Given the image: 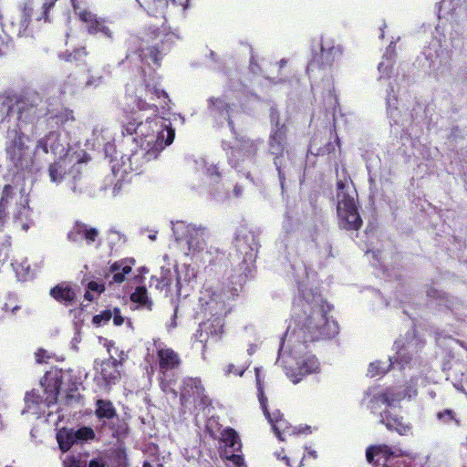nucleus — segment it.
I'll return each mask as SVG.
<instances>
[{"instance_id": "obj_39", "label": "nucleus", "mask_w": 467, "mask_h": 467, "mask_svg": "<svg viewBox=\"0 0 467 467\" xmlns=\"http://www.w3.org/2000/svg\"><path fill=\"white\" fill-rule=\"evenodd\" d=\"M390 46L387 49L386 54L382 57V61L379 64L378 69L380 74L379 78L389 77L392 68V57H391Z\"/></svg>"}, {"instance_id": "obj_44", "label": "nucleus", "mask_w": 467, "mask_h": 467, "mask_svg": "<svg viewBox=\"0 0 467 467\" xmlns=\"http://www.w3.org/2000/svg\"><path fill=\"white\" fill-rule=\"evenodd\" d=\"M113 316L112 310L107 309L93 317L92 322L96 326H103L108 323Z\"/></svg>"}, {"instance_id": "obj_63", "label": "nucleus", "mask_w": 467, "mask_h": 467, "mask_svg": "<svg viewBox=\"0 0 467 467\" xmlns=\"http://www.w3.org/2000/svg\"><path fill=\"white\" fill-rule=\"evenodd\" d=\"M143 467H162V466L161 464H159V463H152V462H144Z\"/></svg>"}, {"instance_id": "obj_32", "label": "nucleus", "mask_w": 467, "mask_h": 467, "mask_svg": "<svg viewBox=\"0 0 467 467\" xmlns=\"http://www.w3.org/2000/svg\"><path fill=\"white\" fill-rule=\"evenodd\" d=\"M116 362L115 358L109 359L101 362L99 368H96L107 385L114 383L119 377Z\"/></svg>"}, {"instance_id": "obj_27", "label": "nucleus", "mask_w": 467, "mask_h": 467, "mask_svg": "<svg viewBox=\"0 0 467 467\" xmlns=\"http://www.w3.org/2000/svg\"><path fill=\"white\" fill-rule=\"evenodd\" d=\"M379 421L389 431H395L400 435L408 434L410 430V424L405 422L402 417L392 415L389 409L379 412Z\"/></svg>"}, {"instance_id": "obj_37", "label": "nucleus", "mask_w": 467, "mask_h": 467, "mask_svg": "<svg viewBox=\"0 0 467 467\" xmlns=\"http://www.w3.org/2000/svg\"><path fill=\"white\" fill-rule=\"evenodd\" d=\"M156 288L166 290V293H171L172 274L168 268L161 267V277L156 278Z\"/></svg>"}, {"instance_id": "obj_45", "label": "nucleus", "mask_w": 467, "mask_h": 467, "mask_svg": "<svg viewBox=\"0 0 467 467\" xmlns=\"http://www.w3.org/2000/svg\"><path fill=\"white\" fill-rule=\"evenodd\" d=\"M77 441H88L94 438V431L89 427H82L78 431H74Z\"/></svg>"}, {"instance_id": "obj_3", "label": "nucleus", "mask_w": 467, "mask_h": 467, "mask_svg": "<svg viewBox=\"0 0 467 467\" xmlns=\"http://www.w3.org/2000/svg\"><path fill=\"white\" fill-rule=\"evenodd\" d=\"M123 132L132 135L135 148L130 155L121 157V163L112 166L115 174L140 172L149 161L157 159L164 148L172 143L174 130L169 119L162 116L147 117L144 121L133 119L123 126Z\"/></svg>"}, {"instance_id": "obj_43", "label": "nucleus", "mask_w": 467, "mask_h": 467, "mask_svg": "<svg viewBox=\"0 0 467 467\" xmlns=\"http://www.w3.org/2000/svg\"><path fill=\"white\" fill-rule=\"evenodd\" d=\"M33 7V3L31 1L26 2L24 5L21 21V27L24 29H26L29 25Z\"/></svg>"}, {"instance_id": "obj_26", "label": "nucleus", "mask_w": 467, "mask_h": 467, "mask_svg": "<svg viewBox=\"0 0 467 467\" xmlns=\"http://www.w3.org/2000/svg\"><path fill=\"white\" fill-rule=\"evenodd\" d=\"M98 236V229L79 222H77L67 233V239L69 241L78 243L85 240L88 244L94 243Z\"/></svg>"}, {"instance_id": "obj_33", "label": "nucleus", "mask_w": 467, "mask_h": 467, "mask_svg": "<svg viewBox=\"0 0 467 467\" xmlns=\"http://www.w3.org/2000/svg\"><path fill=\"white\" fill-rule=\"evenodd\" d=\"M96 416L103 424L117 417L116 410L109 400H98L96 403Z\"/></svg>"}, {"instance_id": "obj_1", "label": "nucleus", "mask_w": 467, "mask_h": 467, "mask_svg": "<svg viewBox=\"0 0 467 467\" xmlns=\"http://www.w3.org/2000/svg\"><path fill=\"white\" fill-rule=\"evenodd\" d=\"M162 35L158 27H149L140 36H131L129 40L127 59L134 63L140 61L148 67V69L142 67L140 76L128 85L127 106L132 113L170 109L171 100L158 87L159 78L151 72L153 67L160 66L158 45L162 43Z\"/></svg>"}, {"instance_id": "obj_14", "label": "nucleus", "mask_w": 467, "mask_h": 467, "mask_svg": "<svg viewBox=\"0 0 467 467\" xmlns=\"http://www.w3.org/2000/svg\"><path fill=\"white\" fill-rule=\"evenodd\" d=\"M68 152V144L62 140L58 131H50L40 138L35 148V154L39 157L40 161L48 154L59 159L69 157Z\"/></svg>"}, {"instance_id": "obj_4", "label": "nucleus", "mask_w": 467, "mask_h": 467, "mask_svg": "<svg viewBox=\"0 0 467 467\" xmlns=\"http://www.w3.org/2000/svg\"><path fill=\"white\" fill-rule=\"evenodd\" d=\"M31 186L18 173L4 187L0 199V231L14 227L27 231L33 223L29 206Z\"/></svg>"}, {"instance_id": "obj_10", "label": "nucleus", "mask_w": 467, "mask_h": 467, "mask_svg": "<svg viewBox=\"0 0 467 467\" xmlns=\"http://www.w3.org/2000/svg\"><path fill=\"white\" fill-rule=\"evenodd\" d=\"M366 457L368 462L375 461L378 467H418L412 458L384 444L368 448Z\"/></svg>"}, {"instance_id": "obj_52", "label": "nucleus", "mask_w": 467, "mask_h": 467, "mask_svg": "<svg viewBox=\"0 0 467 467\" xmlns=\"http://www.w3.org/2000/svg\"><path fill=\"white\" fill-rule=\"evenodd\" d=\"M112 313H113V316H112V319H113V323L115 326H121L123 323H124V318L123 317L120 315V312L118 308H114L112 310Z\"/></svg>"}, {"instance_id": "obj_21", "label": "nucleus", "mask_w": 467, "mask_h": 467, "mask_svg": "<svg viewBox=\"0 0 467 467\" xmlns=\"http://www.w3.org/2000/svg\"><path fill=\"white\" fill-rule=\"evenodd\" d=\"M113 140L114 134L111 130L103 124H97L92 130V138L88 140L87 143L91 148L103 146L106 155L111 156L114 151Z\"/></svg>"}, {"instance_id": "obj_22", "label": "nucleus", "mask_w": 467, "mask_h": 467, "mask_svg": "<svg viewBox=\"0 0 467 467\" xmlns=\"http://www.w3.org/2000/svg\"><path fill=\"white\" fill-rule=\"evenodd\" d=\"M153 345L157 351L160 370L163 376L167 371L179 367L181 359L173 349L168 348L160 339H154Z\"/></svg>"}, {"instance_id": "obj_55", "label": "nucleus", "mask_w": 467, "mask_h": 467, "mask_svg": "<svg viewBox=\"0 0 467 467\" xmlns=\"http://www.w3.org/2000/svg\"><path fill=\"white\" fill-rule=\"evenodd\" d=\"M106 462L102 458L93 459L89 462L88 467H105Z\"/></svg>"}, {"instance_id": "obj_25", "label": "nucleus", "mask_w": 467, "mask_h": 467, "mask_svg": "<svg viewBox=\"0 0 467 467\" xmlns=\"http://www.w3.org/2000/svg\"><path fill=\"white\" fill-rule=\"evenodd\" d=\"M256 145L254 141L242 137L241 139L236 138L234 147H231V152H227L229 155V161L231 163L238 161L241 158H251L256 151Z\"/></svg>"}, {"instance_id": "obj_8", "label": "nucleus", "mask_w": 467, "mask_h": 467, "mask_svg": "<svg viewBox=\"0 0 467 467\" xmlns=\"http://www.w3.org/2000/svg\"><path fill=\"white\" fill-rule=\"evenodd\" d=\"M357 192L351 182H337V213L338 223L346 230H358L362 220L357 206Z\"/></svg>"}, {"instance_id": "obj_48", "label": "nucleus", "mask_w": 467, "mask_h": 467, "mask_svg": "<svg viewBox=\"0 0 467 467\" xmlns=\"http://www.w3.org/2000/svg\"><path fill=\"white\" fill-rule=\"evenodd\" d=\"M249 365H242L240 367H236L234 364H229L224 368V374L226 376L230 374H234L236 376L242 377L244 371L247 369Z\"/></svg>"}, {"instance_id": "obj_49", "label": "nucleus", "mask_w": 467, "mask_h": 467, "mask_svg": "<svg viewBox=\"0 0 467 467\" xmlns=\"http://www.w3.org/2000/svg\"><path fill=\"white\" fill-rule=\"evenodd\" d=\"M437 418L443 423H450L455 420L454 412L451 410H445L443 411H440L437 414Z\"/></svg>"}, {"instance_id": "obj_28", "label": "nucleus", "mask_w": 467, "mask_h": 467, "mask_svg": "<svg viewBox=\"0 0 467 467\" xmlns=\"http://www.w3.org/2000/svg\"><path fill=\"white\" fill-rule=\"evenodd\" d=\"M204 388L198 378H188L183 380V386L181 391V399L183 401H188L191 399L193 400L200 399L203 400Z\"/></svg>"}, {"instance_id": "obj_40", "label": "nucleus", "mask_w": 467, "mask_h": 467, "mask_svg": "<svg viewBox=\"0 0 467 467\" xmlns=\"http://www.w3.org/2000/svg\"><path fill=\"white\" fill-rule=\"evenodd\" d=\"M12 266L19 280L25 281L31 276L30 266L26 259L23 260L21 263H13Z\"/></svg>"}, {"instance_id": "obj_30", "label": "nucleus", "mask_w": 467, "mask_h": 467, "mask_svg": "<svg viewBox=\"0 0 467 467\" xmlns=\"http://www.w3.org/2000/svg\"><path fill=\"white\" fill-rule=\"evenodd\" d=\"M75 161H77L72 156H69L59 159L58 161L50 165L48 172L51 182L57 184L60 183L67 173V167L71 166Z\"/></svg>"}, {"instance_id": "obj_9", "label": "nucleus", "mask_w": 467, "mask_h": 467, "mask_svg": "<svg viewBox=\"0 0 467 467\" xmlns=\"http://www.w3.org/2000/svg\"><path fill=\"white\" fill-rule=\"evenodd\" d=\"M229 296L219 287L204 285L200 292L199 304L204 317H224L229 312Z\"/></svg>"}, {"instance_id": "obj_56", "label": "nucleus", "mask_w": 467, "mask_h": 467, "mask_svg": "<svg viewBox=\"0 0 467 467\" xmlns=\"http://www.w3.org/2000/svg\"><path fill=\"white\" fill-rule=\"evenodd\" d=\"M462 454L463 467H467V438H466V441L462 443Z\"/></svg>"}, {"instance_id": "obj_58", "label": "nucleus", "mask_w": 467, "mask_h": 467, "mask_svg": "<svg viewBox=\"0 0 467 467\" xmlns=\"http://www.w3.org/2000/svg\"><path fill=\"white\" fill-rule=\"evenodd\" d=\"M161 389H163V391L167 392L169 390H171L174 395H176V391L174 389H171L168 384H166L165 380L162 379L161 381Z\"/></svg>"}, {"instance_id": "obj_61", "label": "nucleus", "mask_w": 467, "mask_h": 467, "mask_svg": "<svg viewBox=\"0 0 467 467\" xmlns=\"http://www.w3.org/2000/svg\"><path fill=\"white\" fill-rule=\"evenodd\" d=\"M0 103L3 105H6L7 110L10 109V101L8 98H0Z\"/></svg>"}, {"instance_id": "obj_2", "label": "nucleus", "mask_w": 467, "mask_h": 467, "mask_svg": "<svg viewBox=\"0 0 467 467\" xmlns=\"http://www.w3.org/2000/svg\"><path fill=\"white\" fill-rule=\"evenodd\" d=\"M329 311L330 306L321 294L300 287L293 304L291 322L281 340V350L285 343L312 342L336 336L338 326L328 317Z\"/></svg>"}, {"instance_id": "obj_38", "label": "nucleus", "mask_w": 467, "mask_h": 467, "mask_svg": "<svg viewBox=\"0 0 467 467\" xmlns=\"http://www.w3.org/2000/svg\"><path fill=\"white\" fill-rule=\"evenodd\" d=\"M196 169L210 177L212 182H216L219 177L217 168L213 164H209L206 160L202 159L196 161Z\"/></svg>"}, {"instance_id": "obj_15", "label": "nucleus", "mask_w": 467, "mask_h": 467, "mask_svg": "<svg viewBox=\"0 0 467 467\" xmlns=\"http://www.w3.org/2000/svg\"><path fill=\"white\" fill-rule=\"evenodd\" d=\"M47 380L48 383L47 387L45 388V397L40 396L36 391L26 393L25 401L27 412L38 415L41 411L44 412V407H49L56 403L59 390L57 379L47 378Z\"/></svg>"}, {"instance_id": "obj_29", "label": "nucleus", "mask_w": 467, "mask_h": 467, "mask_svg": "<svg viewBox=\"0 0 467 467\" xmlns=\"http://www.w3.org/2000/svg\"><path fill=\"white\" fill-rule=\"evenodd\" d=\"M197 277V272L191 265L183 264L176 270L175 292L181 294L184 285H190Z\"/></svg>"}, {"instance_id": "obj_41", "label": "nucleus", "mask_w": 467, "mask_h": 467, "mask_svg": "<svg viewBox=\"0 0 467 467\" xmlns=\"http://www.w3.org/2000/svg\"><path fill=\"white\" fill-rule=\"evenodd\" d=\"M393 91H394L393 88H391L390 91L389 92V94L387 96L386 104H387L388 114L397 123L399 121L397 119V117L399 115V109L396 106V104H397L396 98L394 96L391 97V94H390Z\"/></svg>"}, {"instance_id": "obj_59", "label": "nucleus", "mask_w": 467, "mask_h": 467, "mask_svg": "<svg viewBox=\"0 0 467 467\" xmlns=\"http://www.w3.org/2000/svg\"><path fill=\"white\" fill-rule=\"evenodd\" d=\"M84 296H85V299H87L88 301H93L95 299V297L97 296V295L95 293H92L90 290L87 289Z\"/></svg>"}, {"instance_id": "obj_51", "label": "nucleus", "mask_w": 467, "mask_h": 467, "mask_svg": "<svg viewBox=\"0 0 467 467\" xmlns=\"http://www.w3.org/2000/svg\"><path fill=\"white\" fill-rule=\"evenodd\" d=\"M65 467H86V463L76 460L74 457H67L64 460Z\"/></svg>"}, {"instance_id": "obj_16", "label": "nucleus", "mask_w": 467, "mask_h": 467, "mask_svg": "<svg viewBox=\"0 0 467 467\" xmlns=\"http://www.w3.org/2000/svg\"><path fill=\"white\" fill-rule=\"evenodd\" d=\"M255 378L258 399L264 414L268 420L269 423L271 424L272 429L275 431V435L278 437V439L280 441H285L286 436H292L296 434V428L290 426L288 422L284 419L275 420L272 416H270V412L268 411L266 407V398L264 395L263 381L261 379L260 371L258 368L255 369Z\"/></svg>"}, {"instance_id": "obj_34", "label": "nucleus", "mask_w": 467, "mask_h": 467, "mask_svg": "<svg viewBox=\"0 0 467 467\" xmlns=\"http://www.w3.org/2000/svg\"><path fill=\"white\" fill-rule=\"evenodd\" d=\"M133 261H119L110 265L109 272L112 274V281L115 283H122L125 275L132 270Z\"/></svg>"}, {"instance_id": "obj_50", "label": "nucleus", "mask_w": 467, "mask_h": 467, "mask_svg": "<svg viewBox=\"0 0 467 467\" xmlns=\"http://www.w3.org/2000/svg\"><path fill=\"white\" fill-rule=\"evenodd\" d=\"M88 289L97 296H99L105 290V286L103 283L91 281L88 284Z\"/></svg>"}, {"instance_id": "obj_54", "label": "nucleus", "mask_w": 467, "mask_h": 467, "mask_svg": "<svg viewBox=\"0 0 467 467\" xmlns=\"http://www.w3.org/2000/svg\"><path fill=\"white\" fill-rule=\"evenodd\" d=\"M102 83V78L101 77H91L86 83V86L88 87H98Z\"/></svg>"}, {"instance_id": "obj_53", "label": "nucleus", "mask_w": 467, "mask_h": 467, "mask_svg": "<svg viewBox=\"0 0 467 467\" xmlns=\"http://www.w3.org/2000/svg\"><path fill=\"white\" fill-rule=\"evenodd\" d=\"M276 457L278 459H281L282 461H284L287 466H291V467H294V464H296V463L299 466L302 462V460L298 461V458H297L296 460L293 459V462H291V459L289 457H287L286 455H284L281 457V453H279V452L276 453Z\"/></svg>"}, {"instance_id": "obj_31", "label": "nucleus", "mask_w": 467, "mask_h": 467, "mask_svg": "<svg viewBox=\"0 0 467 467\" xmlns=\"http://www.w3.org/2000/svg\"><path fill=\"white\" fill-rule=\"evenodd\" d=\"M50 296L57 301L67 305L75 299L76 293L69 285L63 283L53 287Z\"/></svg>"}, {"instance_id": "obj_17", "label": "nucleus", "mask_w": 467, "mask_h": 467, "mask_svg": "<svg viewBox=\"0 0 467 467\" xmlns=\"http://www.w3.org/2000/svg\"><path fill=\"white\" fill-rule=\"evenodd\" d=\"M395 347L397 348L396 356L393 358H389V365L386 366L384 362L376 361L370 363L368 374L370 377L379 376L388 371L389 366H398L400 369H403L405 365L410 362L411 359L410 354V349L412 348L411 343H409L408 346L401 345L400 341L395 342Z\"/></svg>"}, {"instance_id": "obj_35", "label": "nucleus", "mask_w": 467, "mask_h": 467, "mask_svg": "<svg viewBox=\"0 0 467 467\" xmlns=\"http://www.w3.org/2000/svg\"><path fill=\"white\" fill-rule=\"evenodd\" d=\"M130 300L139 305L140 307L151 310L152 300L149 297L147 289L144 286H138L130 295Z\"/></svg>"}, {"instance_id": "obj_46", "label": "nucleus", "mask_w": 467, "mask_h": 467, "mask_svg": "<svg viewBox=\"0 0 467 467\" xmlns=\"http://www.w3.org/2000/svg\"><path fill=\"white\" fill-rule=\"evenodd\" d=\"M460 2L461 0H441V10L443 11L444 14H451L456 9Z\"/></svg>"}, {"instance_id": "obj_64", "label": "nucleus", "mask_w": 467, "mask_h": 467, "mask_svg": "<svg viewBox=\"0 0 467 467\" xmlns=\"http://www.w3.org/2000/svg\"><path fill=\"white\" fill-rule=\"evenodd\" d=\"M175 317H176V315L174 314L171 324L168 325V329H171V328H173L176 327Z\"/></svg>"}, {"instance_id": "obj_6", "label": "nucleus", "mask_w": 467, "mask_h": 467, "mask_svg": "<svg viewBox=\"0 0 467 467\" xmlns=\"http://www.w3.org/2000/svg\"><path fill=\"white\" fill-rule=\"evenodd\" d=\"M307 342L300 340L297 343H285V348H279V358L287 353L286 365H291L295 361V368L285 366L286 375L294 384L298 383L304 377L318 373L320 371V363L315 355L307 351Z\"/></svg>"}, {"instance_id": "obj_11", "label": "nucleus", "mask_w": 467, "mask_h": 467, "mask_svg": "<svg viewBox=\"0 0 467 467\" xmlns=\"http://www.w3.org/2000/svg\"><path fill=\"white\" fill-rule=\"evenodd\" d=\"M41 97L36 93H29L16 102L17 111V129L23 130L26 124L36 122L45 114Z\"/></svg>"}, {"instance_id": "obj_62", "label": "nucleus", "mask_w": 467, "mask_h": 467, "mask_svg": "<svg viewBox=\"0 0 467 467\" xmlns=\"http://www.w3.org/2000/svg\"><path fill=\"white\" fill-rule=\"evenodd\" d=\"M270 416H272L275 420V419H283L282 414L277 410L273 411L272 413H270Z\"/></svg>"}, {"instance_id": "obj_13", "label": "nucleus", "mask_w": 467, "mask_h": 467, "mask_svg": "<svg viewBox=\"0 0 467 467\" xmlns=\"http://www.w3.org/2000/svg\"><path fill=\"white\" fill-rule=\"evenodd\" d=\"M343 54L342 47L334 39L326 37L321 39L320 54L314 57L307 67V73L310 74L316 68H330L339 62Z\"/></svg>"}, {"instance_id": "obj_7", "label": "nucleus", "mask_w": 467, "mask_h": 467, "mask_svg": "<svg viewBox=\"0 0 467 467\" xmlns=\"http://www.w3.org/2000/svg\"><path fill=\"white\" fill-rule=\"evenodd\" d=\"M30 140L20 129H11L7 131L5 141L6 158L18 171H31L40 162L29 146Z\"/></svg>"}, {"instance_id": "obj_47", "label": "nucleus", "mask_w": 467, "mask_h": 467, "mask_svg": "<svg viewBox=\"0 0 467 467\" xmlns=\"http://www.w3.org/2000/svg\"><path fill=\"white\" fill-rule=\"evenodd\" d=\"M55 119L57 124H66L75 119L73 111L69 109H65L61 111L59 114L56 115Z\"/></svg>"}, {"instance_id": "obj_19", "label": "nucleus", "mask_w": 467, "mask_h": 467, "mask_svg": "<svg viewBox=\"0 0 467 467\" xmlns=\"http://www.w3.org/2000/svg\"><path fill=\"white\" fill-rule=\"evenodd\" d=\"M222 441L224 444L223 456L234 467H244V461L242 455L236 452L241 451L242 443L237 432L233 429H226L222 432Z\"/></svg>"}, {"instance_id": "obj_57", "label": "nucleus", "mask_w": 467, "mask_h": 467, "mask_svg": "<svg viewBox=\"0 0 467 467\" xmlns=\"http://www.w3.org/2000/svg\"><path fill=\"white\" fill-rule=\"evenodd\" d=\"M46 357V351L39 349L37 352H36V359L37 363H42L45 361Z\"/></svg>"}, {"instance_id": "obj_20", "label": "nucleus", "mask_w": 467, "mask_h": 467, "mask_svg": "<svg viewBox=\"0 0 467 467\" xmlns=\"http://www.w3.org/2000/svg\"><path fill=\"white\" fill-rule=\"evenodd\" d=\"M285 129L284 126L279 127L278 123H276L275 128L273 129L270 140H269V149L270 152L273 155H275V164L278 171L279 178L281 181V184L283 185L284 180V172L282 171V161L281 155L285 150Z\"/></svg>"}, {"instance_id": "obj_42", "label": "nucleus", "mask_w": 467, "mask_h": 467, "mask_svg": "<svg viewBox=\"0 0 467 467\" xmlns=\"http://www.w3.org/2000/svg\"><path fill=\"white\" fill-rule=\"evenodd\" d=\"M18 308L19 306L14 298H10L9 302H4L3 300H0V317H4L9 312L15 313V311Z\"/></svg>"}, {"instance_id": "obj_23", "label": "nucleus", "mask_w": 467, "mask_h": 467, "mask_svg": "<svg viewBox=\"0 0 467 467\" xmlns=\"http://www.w3.org/2000/svg\"><path fill=\"white\" fill-rule=\"evenodd\" d=\"M223 317H211L206 321L200 324V328L195 334V337L202 343H207L209 340L216 341L223 333Z\"/></svg>"}, {"instance_id": "obj_60", "label": "nucleus", "mask_w": 467, "mask_h": 467, "mask_svg": "<svg viewBox=\"0 0 467 467\" xmlns=\"http://www.w3.org/2000/svg\"><path fill=\"white\" fill-rule=\"evenodd\" d=\"M56 0H51L50 2H45L43 4V9H44V14L46 15L47 12L53 6L54 3H55Z\"/></svg>"}, {"instance_id": "obj_24", "label": "nucleus", "mask_w": 467, "mask_h": 467, "mask_svg": "<svg viewBox=\"0 0 467 467\" xmlns=\"http://www.w3.org/2000/svg\"><path fill=\"white\" fill-rule=\"evenodd\" d=\"M210 114L218 121L223 123V120L228 122L229 127L234 130V109L230 108L229 102L224 99H210L208 100Z\"/></svg>"}, {"instance_id": "obj_18", "label": "nucleus", "mask_w": 467, "mask_h": 467, "mask_svg": "<svg viewBox=\"0 0 467 467\" xmlns=\"http://www.w3.org/2000/svg\"><path fill=\"white\" fill-rule=\"evenodd\" d=\"M71 1L75 14L78 16L80 21L85 24L86 29L89 34H101L108 38L112 37V32L103 19L98 18L97 16L89 10L80 7L78 4V0Z\"/></svg>"}, {"instance_id": "obj_36", "label": "nucleus", "mask_w": 467, "mask_h": 467, "mask_svg": "<svg viewBox=\"0 0 467 467\" xmlns=\"http://www.w3.org/2000/svg\"><path fill=\"white\" fill-rule=\"evenodd\" d=\"M57 440L59 448L63 451H67L74 444V442L77 441L75 431L73 430L67 429L59 430L57 434Z\"/></svg>"}, {"instance_id": "obj_12", "label": "nucleus", "mask_w": 467, "mask_h": 467, "mask_svg": "<svg viewBox=\"0 0 467 467\" xmlns=\"http://www.w3.org/2000/svg\"><path fill=\"white\" fill-rule=\"evenodd\" d=\"M415 379H411L410 385L401 389L397 387H389L383 392L375 395L369 401V408L373 413H377L380 405L386 407H395L398 403L404 400H412L417 396V389L414 388Z\"/></svg>"}, {"instance_id": "obj_5", "label": "nucleus", "mask_w": 467, "mask_h": 467, "mask_svg": "<svg viewBox=\"0 0 467 467\" xmlns=\"http://www.w3.org/2000/svg\"><path fill=\"white\" fill-rule=\"evenodd\" d=\"M172 231L184 254L195 263L210 265L221 256L218 249L208 246L209 232L205 227L181 221L173 223Z\"/></svg>"}]
</instances>
